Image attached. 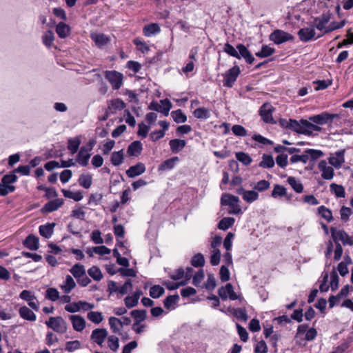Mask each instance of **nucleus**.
I'll list each match as a JSON object with an SVG mask.
<instances>
[{
  "instance_id": "34",
  "label": "nucleus",
  "mask_w": 353,
  "mask_h": 353,
  "mask_svg": "<svg viewBox=\"0 0 353 353\" xmlns=\"http://www.w3.org/2000/svg\"><path fill=\"white\" fill-rule=\"evenodd\" d=\"M130 315L133 317L134 323H140L146 319L147 312L145 310H134L131 311Z\"/></svg>"
},
{
  "instance_id": "38",
  "label": "nucleus",
  "mask_w": 353,
  "mask_h": 353,
  "mask_svg": "<svg viewBox=\"0 0 353 353\" xmlns=\"http://www.w3.org/2000/svg\"><path fill=\"white\" fill-rule=\"evenodd\" d=\"M55 37L52 30H48L42 36V42L47 47L50 48L52 46Z\"/></svg>"
},
{
  "instance_id": "52",
  "label": "nucleus",
  "mask_w": 353,
  "mask_h": 353,
  "mask_svg": "<svg viewBox=\"0 0 353 353\" xmlns=\"http://www.w3.org/2000/svg\"><path fill=\"white\" fill-rule=\"evenodd\" d=\"M108 345L109 348L113 352H117L119 347V338L114 335H111L108 338Z\"/></svg>"
},
{
  "instance_id": "49",
  "label": "nucleus",
  "mask_w": 353,
  "mask_h": 353,
  "mask_svg": "<svg viewBox=\"0 0 353 353\" xmlns=\"http://www.w3.org/2000/svg\"><path fill=\"white\" fill-rule=\"evenodd\" d=\"M62 192L63 194V196L66 198L72 199L74 200L75 201H79L83 199V195L81 192H72L70 190H66L63 189Z\"/></svg>"
},
{
  "instance_id": "24",
  "label": "nucleus",
  "mask_w": 353,
  "mask_h": 353,
  "mask_svg": "<svg viewBox=\"0 0 353 353\" xmlns=\"http://www.w3.org/2000/svg\"><path fill=\"white\" fill-rule=\"evenodd\" d=\"M236 49L238 50V53L240 54L241 58H244L248 63L252 64L254 62V57L244 45L239 44L236 46Z\"/></svg>"
},
{
  "instance_id": "45",
  "label": "nucleus",
  "mask_w": 353,
  "mask_h": 353,
  "mask_svg": "<svg viewBox=\"0 0 353 353\" xmlns=\"http://www.w3.org/2000/svg\"><path fill=\"white\" fill-rule=\"evenodd\" d=\"M179 299V296L178 294L174 295H170L168 296L165 300H164V306L168 310H172L174 309V305L176 304Z\"/></svg>"
},
{
  "instance_id": "12",
  "label": "nucleus",
  "mask_w": 353,
  "mask_h": 353,
  "mask_svg": "<svg viewBox=\"0 0 353 353\" xmlns=\"http://www.w3.org/2000/svg\"><path fill=\"white\" fill-rule=\"evenodd\" d=\"M108 334V331L105 328H97L92 331L90 339L99 345H102Z\"/></svg>"
},
{
  "instance_id": "43",
  "label": "nucleus",
  "mask_w": 353,
  "mask_h": 353,
  "mask_svg": "<svg viewBox=\"0 0 353 353\" xmlns=\"http://www.w3.org/2000/svg\"><path fill=\"white\" fill-rule=\"evenodd\" d=\"M274 165V161L271 155L263 154L259 166L263 168H271Z\"/></svg>"
},
{
  "instance_id": "44",
  "label": "nucleus",
  "mask_w": 353,
  "mask_h": 353,
  "mask_svg": "<svg viewBox=\"0 0 353 353\" xmlns=\"http://www.w3.org/2000/svg\"><path fill=\"white\" fill-rule=\"evenodd\" d=\"M318 212L327 222H331L333 221V216L331 210L324 205L319 207Z\"/></svg>"
},
{
  "instance_id": "60",
  "label": "nucleus",
  "mask_w": 353,
  "mask_h": 353,
  "mask_svg": "<svg viewBox=\"0 0 353 353\" xmlns=\"http://www.w3.org/2000/svg\"><path fill=\"white\" fill-rule=\"evenodd\" d=\"M330 287L332 288V290L334 291L336 289H338L339 282V276L334 270L330 274Z\"/></svg>"
},
{
  "instance_id": "37",
  "label": "nucleus",
  "mask_w": 353,
  "mask_h": 353,
  "mask_svg": "<svg viewBox=\"0 0 353 353\" xmlns=\"http://www.w3.org/2000/svg\"><path fill=\"white\" fill-rule=\"evenodd\" d=\"M179 161L177 157H172L163 162L159 167V170H168L172 169L176 163Z\"/></svg>"
},
{
  "instance_id": "25",
  "label": "nucleus",
  "mask_w": 353,
  "mask_h": 353,
  "mask_svg": "<svg viewBox=\"0 0 353 353\" xmlns=\"http://www.w3.org/2000/svg\"><path fill=\"white\" fill-rule=\"evenodd\" d=\"M70 27L63 22L59 23L56 26V32L59 37L61 39L66 38L70 34Z\"/></svg>"
},
{
  "instance_id": "18",
  "label": "nucleus",
  "mask_w": 353,
  "mask_h": 353,
  "mask_svg": "<svg viewBox=\"0 0 353 353\" xmlns=\"http://www.w3.org/2000/svg\"><path fill=\"white\" fill-rule=\"evenodd\" d=\"M72 322L73 329L77 332H81L85 327V319L79 315H70L69 316Z\"/></svg>"
},
{
  "instance_id": "46",
  "label": "nucleus",
  "mask_w": 353,
  "mask_h": 353,
  "mask_svg": "<svg viewBox=\"0 0 353 353\" xmlns=\"http://www.w3.org/2000/svg\"><path fill=\"white\" fill-rule=\"evenodd\" d=\"M193 114L196 118L201 119H207L210 117V110L205 108H199L196 109L194 111Z\"/></svg>"
},
{
  "instance_id": "8",
  "label": "nucleus",
  "mask_w": 353,
  "mask_h": 353,
  "mask_svg": "<svg viewBox=\"0 0 353 353\" xmlns=\"http://www.w3.org/2000/svg\"><path fill=\"white\" fill-rule=\"evenodd\" d=\"M19 297L28 302V305L35 311L39 310V303L36 296L29 290H24L20 294Z\"/></svg>"
},
{
  "instance_id": "10",
  "label": "nucleus",
  "mask_w": 353,
  "mask_h": 353,
  "mask_svg": "<svg viewBox=\"0 0 353 353\" xmlns=\"http://www.w3.org/2000/svg\"><path fill=\"white\" fill-rule=\"evenodd\" d=\"M107 104V110L112 114H116L118 111H121L126 107L125 102L119 98L108 101Z\"/></svg>"
},
{
  "instance_id": "57",
  "label": "nucleus",
  "mask_w": 353,
  "mask_h": 353,
  "mask_svg": "<svg viewBox=\"0 0 353 353\" xmlns=\"http://www.w3.org/2000/svg\"><path fill=\"white\" fill-rule=\"evenodd\" d=\"M305 152L308 154V159H310L312 161L317 160L323 155V152L319 150L307 149Z\"/></svg>"
},
{
  "instance_id": "40",
  "label": "nucleus",
  "mask_w": 353,
  "mask_h": 353,
  "mask_svg": "<svg viewBox=\"0 0 353 353\" xmlns=\"http://www.w3.org/2000/svg\"><path fill=\"white\" fill-rule=\"evenodd\" d=\"M111 163L114 166L121 165L123 161V151L121 150L118 152H113L110 158Z\"/></svg>"
},
{
  "instance_id": "5",
  "label": "nucleus",
  "mask_w": 353,
  "mask_h": 353,
  "mask_svg": "<svg viewBox=\"0 0 353 353\" xmlns=\"http://www.w3.org/2000/svg\"><path fill=\"white\" fill-rule=\"evenodd\" d=\"M105 78L111 84L113 90H119L123 84V75L117 71H105Z\"/></svg>"
},
{
  "instance_id": "56",
  "label": "nucleus",
  "mask_w": 353,
  "mask_h": 353,
  "mask_svg": "<svg viewBox=\"0 0 353 353\" xmlns=\"http://www.w3.org/2000/svg\"><path fill=\"white\" fill-rule=\"evenodd\" d=\"M80 185L84 188H89L92 185V176L89 174H81L79 178Z\"/></svg>"
},
{
  "instance_id": "29",
  "label": "nucleus",
  "mask_w": 353,
  "mask_h": 353,
  "mask_svg": "<svg viewBox=\"0 0 353 353\" xmlns=\"http://www.w3.org/2000/svg\"><path fill=\"white\" fill-rule=\"evenodd\" d=\"M55 226V223H48L46 225H42L39 226V234L46 238L49 239L52 234H53L54 228Z\"/></svg>"
},
{
  "instance_id": "51",
  "label": "nucleus",
  "mask_w": 353,
  "mask_h": 353,
  "mask_svg": "<svg viewBox=\"0 0 353 353\" xmlns=\"http://www.w3.org/2000/svg\"><path fill=\"white\" fill-rule=\"evenodd\" d=\"M275 52V50L273 48H271L268 46H263L261 48V50L256 53V56L265 58L273 54Z\"/></svg>"
},
{
  "instance_id": "19",
  "label": "nucleus",
  "mask_w": 353,
  "mask_h": 353,
  "mask_svg": "<svg viewBox=\"0 0 353 353\" xmlns=\"http://www.w3.org/2000/svg\"><path fill=\"white\" fill-rule=\"evenodd\" d=\"M237 193L242 195L243 199L248 203H252L259 198V194L254 190H245L243 188L237 190Z\"/></svg>"
},
{
  "instance_id": "16",
  "label": "nucleus",
  "mask_w": 353,
  "mask_h": 353,
  "mask_svg": "<svg viewBox=\"0 0 353 353\" xmlns=\"http://www.w3.org/2000/svg\"><path fill=\"white\" fill-rule=\"evenodd\" d=\"M345 150H341L336 152L333 156L329 158V163L334 166L336 168L341 167L342 164L345 162Z\"/></svg>"
},
{
  "instance_id": "48",
  "label": "nucleus",
  "mask_w": 353,
  "mask_h": 353,
  "mask_svg": "<svg viewBox=\"0 0 353 353\" xmlns=\"http://www.w3.org/2000/svg\"><path fill=\"white\" fill-rule=\"evenodd\" d=\"M87 318L95 324H99L103 320L102 313L99 312H90L87 314Z\"/></svg>"
},
{
  "instance_id": "23",
  "label": "nucleus",
  "mask_w": 353,
  "mask_h": 353,
  "mask_svg": "<svg viewBox=\"0 0 353 353\" xmlns=\"http://www.w3.org/2000/svg\"><path fill=\"white\" fill-rule=\"evenodd\" d=\"M142 150V143L139 141H135L129 145L127 153L129 156L137 157L141 153Z\"/></svg>"
},
{
  "instance_id": "13",
  "label": "nucleus",
  "mask_w": 353,
  "mask_h": 353,
  "mask_svg": "<svg viewBox=\"0 0 353 353\" xmlns=\"http://www.w3.org/2000/svg\"><path fill=\"white\" fill-rule=\"evenodd\" d=\"M274 108L269 103H264L260 108L259 113L262 119L265 123H272L273 121L272 111Z\"/></svg>"
},
{
  "instance_id": "63",
  "label": "nucleus",
  "mask_w": 353,
  "mask_h": 353,
  "mask_svg": "<svg viewBox=\"0 0 353 353\" xmlns=\"http://www.w3.org/2000/svg\"><path fill=\"white\" fill-rule=\"evenodd\" d=\"M221 259V252L219 250H212L210 256V263L212 265H217Z\"/></svg>"
},
{
  "instance_id": "47",
  "label": "nucleus",
  "mask_w": 353,
  "mask_h": 353,
  "mask_svg": "<svg viewBox=\"0 0 353 353\" xmlns=\"http://www.w3.org/2000/svg\"><path fill=\"white\" fill-rule=\"evenodd\" d=\"M191 264L195 268L203 267L205 264V259L202 254L197 253L191 259Z\"/></svg>"
},
{
  "instance_id": "55",
  "label": "nucleus",
  "mask_w": 353,
  "mask_h": 353,
  "mask_svg": "<svg viewBox=\"0 0 353 353\" xmlns=\"http://www.w3.org/2000/svg\"><path fill=\"white\" fill-rule=\"evenodd\" d=\"M80 143L81 141L79 138L69 139L68 148L72 154L77 152Z\"/></svg>"
},
{
  "instance_id": "33",
  "label": "nucleus",
  "mask_w": 353,
  "mask_h": 353,
  "mask_svg": "<svg viewBox=\"0 0 353 353\" xmlns=\"http://www.w3.org/2000/svg\"><path fill=\"white\" fill-rule=\"evenodd\" d=\"M169 145L172 151L174 153H177L181 151L186 145L185 140L181 139H172L169 142Z\"/></svg>"
},
{
  "instance_id": "6",
  "label": "nucleus",
  "mask_w": 353,
  "mask_h": 353,
  "mask_svg": "<svg viewBox=\"0 0 353 353\" xmlns=\"http://www.w3.org/2000/svg\"><path fill=\"white\" fill-rule=\"evenodd\" d=\"M270 39L276 44H281L293 40L294 37L283 30H276L270 35Z\"/></svg>"
},
{
  "instance_id": "3",
  "label": "nucleus",
  "mask_w": 353,
  "mask_h": 353,
  "mask_svg": "<svg viewBox=\"0 0 353 353\" xmlns=\"http://www.w3.org/2000/svg\"><path fill=\"white\" fill-rule=\"evenodd\" d=\"M46 325L59 334H64L67 332V323L61 316H51L46 321Z\"/></svg>"
},
{
  "instance_id": "59",
  "label": "nucleus",
  "mask_w": 353,
  "mask_h": 353,
  "mask_svg": "<svg viewBox=\"0 0 353 353\" xmlns=\"http://www.w3.org/2000/svg\"><path fill=\"white\" fill-rule=\"evenodd\" d=\"M236 158L245 165H248L252 162L251 157L248 154L243 152H236Z\"/></svg>"
},
{
  "instance_id": "53",
  "label": "nucleus",
  "mask_w": 353,
  "mask_h": 353,
  "mask_svg": "<svg viewBox=\"0 0 353 353\" xmlns=\"http://www.w3.org/2000/svg\"><path fill=\"white\" fill-rule=\"evenodd\" d=\"M164 288L159 285L152 286L150 290V295L154 299L159 298L164 294Z\"/></svg>"
},
{
  "instance_id": "11",
  "label": "nucleus",
  "mask_w": 353,
  "mask_h": 353,
  "mask_svg": "<svg viewBox=\"0 0 353 353\" xmlns=\"http://www.w3.org/2000/svg\"><path fill=\"white\" fill-rule=\"evenodd\" d=\"M218 293L223 300H225L228 297L231 300H236L238 299L237 295L234 291L233 286L230 283H228L225 286L220 288L218 290Z\"/></svg>"
},
{
  "instance_id": "31",
  "label": "nucleus",
  "mask_w": 353,
  "mask_h": 353,
  "mask_svg": "<svg viewBox=\"0 0 353 353\" xmlns=\"http://www.w3.org/2000/svg\"><path fill=\"white\" fill-rule=\"evenodd\" d=\"M70 272L73 275V276L78 279L80 277H82V276H84L85 274H86L85 268L84 265L80 263H76L74 264L70 269Z\"/></svg>"
},
{
  "instance_id": "7",
  "label": "nucleus",
  "mask_w": 353,
  "mask_h": 353,
  "mask_svg": "<svg viewBox=\"0 0 353 353\" xmlns=\"http://www.w3.org/2000/svg\"><path fill=\"white\" fill-rule=\"evenodd\" d=\"M240 72L239 67L236 65L228 70L224 75L223 85L228 88L232 87Z\"/></svg>"
},
{
  "instance_id": "14",
  "label": "nucleus",
  "mask_w": 353,
  "mask_h": 353,
  "mask_svg": "<svg viewBox=\"0 0 353 353\" xmlns=\"http://www.w3.org/2000/svg\"><path fill=\"white\" fill-rule=\"evenodd\" d=\"M315 30L314 27H307L301 28L298 32V35L301 41L307 42L310 40L315 39Z\"/></svg>"
},
{
  "instance_id": "35",
  "label": "nucleus",
  "mask_w": 353,
  "mask_h": 353,
  "mask_svg": "<svg viewBox=\"0 0 353 353\" xmlns=\"http://www.w3.org/2000/svg\"><path fill=\"white\" fill-rule=\"evenodd\" d=\"M291 188L297 193H301L303 191V184L294 176H289L287 180Z\"/></svg>"
},
{
  "instance_id": "21",
  "label": "nucleus",
  "mask_w": 353,
  "mask_h": 353,
  "mask_svg": "<svg viewBox=\"0 0 353 353\" xmlns=\"http://www.w3.org/2000/svg\"><path fill=\"white\" fill-rule=\"evenodd\" d=\"M63 203V201L61 199H56L52 201L48 202L43 208L42 211L43 212H52L57 210Z\"/></svg>"
},
{
  "instance_id": "64",
  "label": "nucleus",
  "mask_w": 353,
  "mask_h": 353,
  "mask_svg": "<svg viewBox=\"0 0 353 353\" xmlns=\"http://www.w3.org/2000/svg\"><path fill=\"white\" fill-rule=\"evenodd\" d=\"M125 305L128 308H132L137 305L139 300L132 294L124 299Z\"/></svg>"
},
{
  "instance_id": "1",
  "label": "nucleus",
  "mask_w": 353,
  "mask_h": 353,
  "mask_svg": "<svg viewBox=\"0 0 353 353\" xmlns=\"http://www.w3.org/2000/svg\"><path fill=\"white\" fill-rule=\"evenodd\" d=\"M281 123L283 126L299 134L310 135L314 131H319L321 130V128L318 125L304 119H301L299 121L294 119L282 120Z\"/></svg>"
},
{
  "instance_id": "20",
  "label": "nucleus",
  "mask_w": 353,
  "mask_h": 353,
  "mask_svg": "<svg viewBox=\"0 0 353 353\" xmlns=\"http://www.w3.org/2000/svg\"><path fill=\"white\" fill-rule=\"evenodd\" d=\"M18 177L15 174L14 172H10L3 176L1 179V182L0 183L2 186L6 188L7 187L13 188V192L15 190V186L12 184L15 183L17 180Z\"/></svg>"
},
{
  "instance_id": "4",
  "label": "nucleus",
  "mask_w": 353,
  "mask_h": 353,
  "mask_svg": "<svg viewBox=\"0 0 353 353\" xmlns=\"http://www.w3.org/2000/svg\"><path fill=\"white\" fill-rule=\"evenodd\" d=\"M331 236L335 243L341 241L344 245H353V236H350L345 230H337L336 228H330Z\"/></svg>"
},
{
  "instance_id": "9",
  "label": "nucleus",
  "mask_w": 353,
  "mask_h": 353,
  "mask_svg": "<svg viewBox=\"0 0 353 353\" xmlns=\"http://www.w3.org/2000/svg\"><path fill=\"white\" fill-rule=\"evenodd\" d=\"M338 115L335 114H330L324 112L321 114L314 115L309 118V120L314 123L319 125H323L329 122H332L333 119L337 117Z\"/></svg>"
},
{
  "instance_id": "15",
  "label": "nucleus",
  "mask_w": 353,
  "mask_h": 353,
  "mask_svg": "<svg viewBox=\"0 0 353 353\" xmlns=\"http://www.w3.org/2000/svg\"><path fill=\"white\" fill-rule=\"evenodd\" d=\"M318 168L321 172V176L324 179L330 180L334 177V171L332 166H329L324 160L319 163Z\"/></svg>"
},
{
  "instance_id": "2",
  "label": "nucleus",
  "mask_w": 353,
  "mask_h": 353,
  "mask_svg": "<svg viewBox=\"0 0 353 353\" xmlns=\"http://www.w3.org/2000/svg\"><path fill=\"white\" fill-rule=\"evenodd\" d=\"M239 202V199L238 196L230 194L225 193L221 198V204L222 205H228L230 208L228 211V213L230 214H239L242 213Z\"/></svg>"
},
{
  "instance_id": "50",
  "label": "nucleus",
  "mask_w": 353,
  "mask_h": 353,
  "mask_svg": "<svg viewBox=\"0 0 353 353\" xmlns=\"http://www.w3.org/2000/svg\"><path fill=\"white\" fill-rule=\"evenodd\" d=\"M330 190L336 197L343 198L345 196V192L344 188L341 185H337L336 183H332L330 185Z\"/></svg>"
},
{
  "instance_id": "61",
  "label": "nucleus",
  "mask_w": 353,
  "mask_h": 353,
  "mask_svg": "<svg viewBox=\"0 0 353 353\" xmlns=\"http://www.w3.org/2000/svg\"><path fill=\"white\" fill-rule=\"evenodd\" d=\"M286 193V188L285 187L280 185H275L272 192V196H285Z\"/></svg>"
},
{
  "instance_id": "62",
  "label": "nucleus",
  "mask_w": 353,
  "mask_h": 353,
  "mask_svg": "<svg viewBox=\"0 0 353 353\" xmlns=\"http://www.w3.org/2000/svg\"><path fill=\"white\" fill-rule=\"evenodd\" d=\"M224 51L232 57H236L239 59H241V56L238 53V51L228 43L225 44Z\"/></svg>"
},
{
  "instance_id": "54",
  "label": "nucleus",
  "mask_w": 353,
  "mask_h": 353,
  "mask_svg": "<svg viewBox=\"0 0 353 353\" xmlns=\"http://www.w3.org/2000/svg\"><path fill=\"white\" fill-rule=\"evenodd\" d=\"M171 116L174 121L177 123H185L187 121V117L182 112L181 110L172 111Z\"/></svg>"
},
{
  "instance_id": "27",
  "label": "nucleus",
  "mask_w": 353,
  "mask_h": 353,
  "mask_svg": "<svg viewBox=\"0 0 353 353\" xmlns=\"http://www.w3.org/2000/svg\"><path fill=\"white\" fill-rule=\"evenodd\" d=\"M23 245L30 250H37L39 248V239L30 234L26 238Z\"/></svg>"
},
{
  "instance_id": "22",
  "label": "nucleus",
  "mask_w": 353,
  "mask_h": 353,
  "mask_svg": "<svg viewBox=\"0 0 353 353\" xmlns=\"http://www.w3.org/2000/svg\"><path fill=\"white\" fill-rule=\"evenodd\" d=\"M76 287V283L70 275H67L60 288L65 294H69Z\"/></svg>"
},
{
  "instance_id": "41",
  "label": "nucleus",
  "mask_w": 353,
  "mask_h": 353,
  "mask_svg": "<svg viewBox=\"0 0 353 353\" xmlns=\"http://www.w3.org/2000/svg\"><path fill=\"white\" fill-rule=\"evenodd\" d=\"M90 157V154L84 148H81L78 154V162L82 166H86L88 163V160Z\"/></svg>"
},
{
  "instance_id": "32",
  "label": "nucleus",
  "mask_w": 353,
  "mask_h": 353,
  "mask_svg": "<svg viewBox=\"0 0 353 353\" xmlns=\"http://www.w3.org/2000/svg\"><path fill=\"white\" fill-rule=\"evenodd\" d=\"M91 38L96 45L100 48L105 46L110 41L109 37L104 34H92Z\"/></svg>"
},
{
  "instance_id": "42",
  "label": "nucleus",
  "mask_w": 353,
  "mask_h": 353,
  "mask_svg": "<svg viewBox=\"0 0 353 353\" xmlns=\"http://www.w3.org/2000/svg\"><path fill=\"white\" fill-rule=\"evenodd\" d=\"M234 219L232 217L223 218L219 223L218 228L222 230H226L231 228L234 223Z\"/></svg>"
},
{
  "instance_id": "28",
  "label": "nucleus",
  "mask_w": 353,
  "mask_h": 353,
  "mask_svg": "<svg viewBox=\"0 0 353 353\" xmlns=\"http://www.w3.org/2000/svg\"><path fill=\"white\" fill-rule=\"evenodd\" d=\"M329 21L330 17L326 14H323L321 17L314 19L313 21V27L316 28L319 30H323Z\"/></svg>"
},
{
  "instance_id": "17",
  "label": "nucleus",
  "mask_w": 353,
  "mask_h": 353,
  "mask_svg": "<svg viewBox=\"0 0 353 353\" xmlns=\"http://www.w3.org/2000/svg\"><path fill=\"white\" fill-rule=\"evenodd\" d=\"M145 172V166L143 163H138L135 165L130 166L126 170V174L130 178H134Z\"/></svg>"
},
{
  "instance_id": "39",
  "label": "nucleus",
  "mask_w": 353,
  "mask_h": 353,
  "mask_svg": "<svg viewBox=\"0 0 353 353\" xmlns=\"http://www.w3.org/2000/svg\"><path fill=\"white\" fill-rule=\"evenodd\" d=\"M88 274L90 277L97 281H99L103 279V274L100 268L95 265L88 269Z\"/></svg>"
},
{
  "instance_id": "36",
  "label": "nucleus",
  "mask_w": 353,
  "mask_h": 353,
  "mask_svg": "<svg viewBox=\"0 0 353 353\" xmlns=\"http://www.w3.org/2000/svg\"><path fill=\"white\" fill-rule=\"evenodd\" d=\"M160 27L157 23H151L143 28V34L146 37H151L160 32Z\"/></svg>"
},
{
  "instance_id": "26",
  "label": "nucleus",
  "mask_w": 353,
  "mask_h": 353,
  "mask_svg": "<svg viewBox=\"0 0 353 353\" xmlns=\"http://www.w3.org/2000/svg\"><path fill=\"white\" fill-rule=\"evenodd\" d=\"M19 313L20 316L25 320L35 321L37 319L36 314L26 306L21 307Z\"/></svg>"
},
{
  "instance_id": "58",
  "label": "nucleus",
  "mask_w": 353,
  "mask_h": 353,
  "mask_svg": "<svg viewBox=\"0 0 353 353\" xmlns=\"http://www.w3.org/2000/svg\"><path fill=\"white\" fill-rule=\"evenodd\" d=\"M46 298L52 301H56L59 299V292L56 288H48L46 292Z\"/></svg>"
},
{
  "instance_id": "30",
  "label": "nucleus",
  "mask_w": 353,
  "mask_h": 353,
  "mask_svg": "<svg viewBox=\"0 0 353 353\" xmlns=\"http://www.w3.org/2000/svg\"><path fill=\"white\" fill-rule=\"evenodd\" d=\"M109 325L112 332L114 334H121V319L117 317L111 316L108 319Z\"/></svg>"
}]
</instances>
